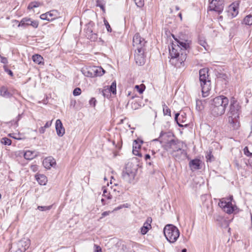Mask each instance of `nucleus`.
Listing matches in <instances>:
<instances>
[{
	"instance_id": "obj_3",
	"label": "nucleus",
	"mask_w": 252,
	"mask_h": 252,
	"mask_svg": "<svg viewBox=\"0 0 252 252\" xmlns=\"http://www.w3.org/2000/svg\"><path fill=\"white\" fill-rule=\"evenodd\" d=\"M241 107L239 103L233 98L230 101L228 115V121L231 127L234 129L240 126L239 115L241 112Z\"/></svg>"
},
{
	"instance_id": "obj_9",
	"label": "nucleus",
	"mask_w": 252,
	"mask_h": 252,
	"mask_svg": "<svg viewBox=\"0 0 252 252\" xmlns=\"http://www.w3.org/2000/svg\"><path fill=\"white\" fill-rule=\"evenodd\" d=\"M136 175V170L132 168L130 165H127L122 173L123 179L126 182L131 183Z\"/></svg>"
},
{
	"instance_id": "obj_10",
	"label": "nucleus",
	"mask_w": 252,
	"mask_h": 252,
	"mask_svg": "<svg viewBox=\"0 0 252 252\" xmlns=\"http://www.w3.org/2000/svg\"><path fill=\"white\" fill-rule=\"evenodd\" d=\"M94 26V23L91 21L86 25L84 29L86 36L92 41H95L97 39V33L93 32Z\"/></svg>"
},
{
	"instance_id": "obj_14",
	"label": "nucleus",
	"mask_w": 252,
	"mask_h": 252,
	"mask_svg": "<svg viewBox=\"0 0 252 252\" xmlns=\"http://www.w3.org/2000/svg\"><path fill=\"white\" fill-rule=\"evenodd\" d=\"M31 244L30 240L29 239H23L17 244V250L16 252H25L30 247Z\"/></svg>"
},
{
	"instance_id": "obj_43",
	"label": "nucleus",
	"mask_w": 252,
	"mask_h": 252,
	"mask_svg": "<svg viewBox=\"0 0 252 252\" xmlns=\"http://www.w3.org/2000/svg\"><path fill=\"white\" fill-rule=\"evenodd\" d=\"M231 9H233V12H232V15L233 17H235L238 13V9L236 7H234V6H233L231 7Z\"/></svg>"
},
{
	"instance_id": "obj_61",
	"label": "nucleus",
	"mask_w": 252,
	"mask_h": 252,
	"mask_svg": "<svg viewBox=\"0 0 252 252\" xmlns=\"http://www.w3.org/2000/svg\"><path fill=\"white\" fill-rule=\"evenodd\" d=\"M179 16L180 17V19L182 20V14L181 13H180L179 14Z\"/></svg>"
},
{
	"instance_id": "obj_31",
	"label": "nucleus",
	"mask_w": 252,
	"mask_h": 252,
	"mask_svg": "<svg viewBox=\"0 0 252 252\" xmlns=\"http://www.w3.org/2000/svg\"><path fill=\"white\" fill-rule=\"evenodd\" d=\"M135 88L136 90L139 93V94H141L143 93L145 89V86L143 84H141V85H136L135 86Z\"/></svg>"
},
{
	"instance_id": "obj_51",
	"label": "nucleus",
	"mask_w": 252,
	"mask_h": 252,
	"mask_svg": "<svg viewBox=\"0 0 252 252\" xmlns=\"http://www.w3.org/2000/svg\"><path fill=\"white\" fill-rule=\"evenodd\" d=\"M94 247H95V252H102L101 248L100 246L94 245Z\"/></svg>"
},
{
	"instance_id": "obj_59",
	"label": "nucleus",
	"mask_w": 252,
	"mask_h": 252,
	"mask_svg": "<svg viewBox=\"0 0 252 252\" xmlns=\"http://www.w3.org/2000/svg\"><path fill=\"white\" fill-rule=\"evenodd\" d=\"M165 134V132H164L163 131H161L160 133V135H159V137H161L163 134Z\"/></svg>"
},
{
	"instance_id": "obj_18",
	"label": "nucleus",
	"mask_w": 252,
	"mask_h": 252,
	"mask_svg": "<svg viewBox=\"0 0 252 252\" xmlns=\"http://www.w3.org/2000/svg\"><path fill=\"white\" fill-rule=\"evenodd\" d=\"M201 161L199 159L191 160L189 162V166L191 170H195L201 168Z\"/></svg>"
},
{
	"instance_id": "obj_13",
	"label": "nucleus",
	"mask_w": 252,
	"mask_h": 252,
	"mask_svg": "<svg viewBox=\"0 0 252 252\" xmlns=\"http://www.w3.org/2000/svg\"><path fill=\"white\" fill-rule=\"evenodd\" d=\"M40 17L43 20H47L48 21H53L59 17V13L57 10H52L41 14Z\"/></svg>"
},
{
	"instance_id": "obj_42",
	"label": "nucleus",
	"mask_w": 252,
	"mask_h": 252,
	"mask_svg": "<svg viewBox=\"0 0 252 252\" xmlns=\"http://www.w3.org/2000/svg\"><path fill=\"white\" fill-rule=\"evenodd\" d=\"M30 26H32L33 28H36L38 26V22L35 20H32L30 23Z\"/></svg>"
},
{
	"instance_id": "obj_37",
	"label": "nucleus",
	"mask_w": 252,
	"mask_h": 252,
	"mask_svg": "<svg viewBox=\"0 0 252 252\" xmlns=\"http://www.w3.org/2000/svg\"><path fill=\"white\" fill-rule=\"evenodd\" d=\"M52 206H39L37 207V209L41 211H44L46 210H49L51 209Z\"/></svg>"
},
{
	"instance_id": "obj_7",
	"label": "nucleus",
	"mask_w": 252,
	"mask_h": 252,
	"mask_svg": "<svg viewBox=\"0 0 252 252\" xmlns=\"http://www.w3.org/2000/svg\"><path fill=\"white\" fill-rule=\"evenodd\" d=\"M208 12L215 11L220 14L222 12L224 8V0H208Z\"/></svg>"
},
{
	"instance_id": "obj_58",
	"label": "nucleus",
	"mask_w": 252,
	"mask_h": 252,
	"mask_svg": "<svg viewBox=\"0 0 252 252\" xmlns=\"http://www.w3.org/2000/svg\"><path fill=\"white\" fill-rule=\"evenodd\" d=\"M101 202H102L103 205H105L106 204V203L105 202V200H104V199H103V198L101 199Z\"/></svg>"
},
{
	"instance_id": "obj_26",
	"label": "nucleus",
	"mask_w": 252,
	"mask_h": 252,
	"mask_svg": "<svg viewBox=\"0 0 252 252\" xmlns=\"http://www.w3.org/2000/svg\"><path fill=\"white\" fill-rule=\"evenodd\" d=\"M32 58L33 61L35 63H37L38 64H41L43 61V58L42 57V56L38 54H36L32 56Z\"/></svg>"
},
{
	"instance_id": "obj_2",
	"label": "nucleus",
	"mask_w": 252,
	"mask_h": 252,
	"mask_svg": "<svg viewBox=\"0 0 252 252\" xmlns=\"http://www.w3.org/2000/svg\"><path fill=\"white\" fill-rule=\"evenodd\" d=\"M183 143L178 140L172 139L168 141L164 145V149L174 157L176 160L184 158L187 153L183 150Z\"/></svg>"
},
{
	"instance_id": "obj_38",
	"label": "nucleus",
	"mask_w": 252,
	"mask_h": 252,
	"mask_svg": "<svg viewBox=\"0 0 252 252\" xmlns=\"http://www.w3.org/2000/svg\"><path fill=\"white\" fill-rule=\"evenodd\" d=\"M199 43L200 45L203 46L206 50H207V44L206 42L205 41V40H204L203 39H200L199 40Z\"/></svg>"
},
{
	"instance_id": "obj_55",
	"label": "nucleus",
	"mask_w": 252,
	"mask_h": 252,
	"mask_svg": "<svg viewBox=\"0 0 252 252\" xmlns=\"http://www.w3.org/2000/svg\"><path fill=\"white\" fill-rule=\"evenodd\" d=\"M110 211H105L102 213L101 215L102 217H105L106 216H108L110 214Z\"/></svg>"
},
{
	"instance_id": "obj_12",
	"label": "nucleus",
	"mask_w": 252,
	"mask_h": 252,
	"mask_svg": "<svg viewBox=\"0 0 252 252\" xmlns=\"http://www.w3.org/2000/svg\"><path fill=\"white\" fill-rule=\"evenodd\" d=\"M134 54V59L137 64L138 65H142L145 63V59L144 56V49L136 50Z\"/></svg>"
},
{
	"instance_id": "obj_5",
	"label": "nucleus",
	"mask_w": 252,
	"mask_h": 252,
	"mask_svg": "<svg viewBox=\"0 0 252 252\" xmlns=\"http://www.w3.org/2000/svg\"><path fill=\"white\" fill-rule=\"evenodd\" d=\"M163 233L167 241L171 243L175 242L180 235L178 228L172 224L166 225L163 229Z\"/></svg>"
},
{
	"instance_id": "obj_35",
	"label": "nucleus",
	"mask_w": 252,
	"mask_h": 252,
	"mask_svg": "<svg viewBox=\"0 0 252 252\" xmlns=\"http://www.w3.org/2000/svg\"><path fill=\"white\" fill-rule=\"evenodd\" d=\"M110 93L109 89H108V86H107V88H105L102 91V93L104 97H108L109 96V93Z\"/></svg>"
},
{
	"instance_id": "obj_11",
	"label": "nucleus",
	"mask_w": 252,
	"mask_h": 252,
	"mask_svg": "<svg viewBox=\"0 0 252 252\" xmlns=\"http://www.w3.org/2000/svg\"><path fill=\"white\" fill-rule=\"evenodd\" d=\"M146 42L145 39L142 38L139 33H136L133 37V49H143Z\"/></svg>"
},
{
	"instance_id": "obj_23",
	"label": "nucleus",
	"mask_w": 252,
	"mask_h": 252,
	"mask_svg": "<svg viewBox=\"0 0 252 252\" xmlns=\"http://www.w3.org/2000/svg\"><path fill=\"white\" fill-rule=\"evenodd\" d=\"M205 103V100L197 99L196 100V108L198 111H201L204 108V104Z\"/></svg>"
},
{
	"instance_id": "obj_16",
	"label": "nucleus",
	"mask_w": 252,
	"mask_h": 252,
	"mask_svg": "<svg viewBox=\"0 0 252 252\" xmlns=\"http://www.w3.org/2000/svg\"><path fill=\"white\" fill-rule=\"evenodd\" d=\"M152 221V220L151 218H147L146 221L144 222L143 226L141 228V233L142 234H146L152 228L151 224Z\"/></svg>"
},
{
	"instance_id": "obj_29",
	"label": "nucleus",
	"mask_w": 252,
	"mask_h": 252,
	"mask_svg": "<svg viewBox=\"0 0 252 252\" xmlns=\"http://www.w3.org/2000/svg\"><path fill=\"white\" fill-rule=\"evenodd\" d=\"M0 142L4 145H10L11 144V139L6 137L2 138L1 139Z\"/></svg>"
},
{
	"instance_id": "obj_33",
	"label": "nucleus",
	"mask_w": 252,
	"mask_h": 252,
	"mask_svg": "<svg viewBox=\"0 0 252 252\" xmlns=\"http://www.w3.org/2000/svg\"><path fill=\"white\" fill-rule=\"evenodd\" d=\"M40 5L39 2L33 1L31 2L28 5V9H33V8L37 7Z\"/></svg>"
},
{
	"instance_id": "obj_34",
	"label": "nucleus",
	"mask_w": 252,
	"mask_h": 252,
	"mask_svg": "<svg viewBox=\"0 0 252 252\" xmlns=\"http://www.w3.org/2000/svg\"><path fill=\"white\" fill-rule=\"evenodd\" d=\"M244 154L247 157H252V153L249 151L248 147H245L243 150Z\"/></svg>"
},
{
	"instance_id": "obj_24",
	"label": "nucleus",
	"mask_w": 252,
	"mask_h": 252,
	"mask_svg": "<svg viewBox=\"0 0 252 252\" xmlns=\"http://www.w3.org/2000/svg\"><path fill=\"white\" fill-rule=\"evenodd\" d=\"M0 94L4 97H9L11 95V94L8 91L7 89L4 86L0 88Z\"/></svg>"
},
{
	"instance_id": "obj_22",
	"label": "nucleus",
	"mask_w": 252,
	"mask_h": 252,
	"mask_svg": "<svg viewBox=\"0 0 252 252\" xmlns=\"http://www.w3.org/2000/svg\"><path fill=\"white\" fill-rule=\"evenodd\" d=\"M32 19L29 18H24L22 19L21 22L19 23L18 27H26L27 26H30V23L31 22Z\"/></svg>"
},
{
	"instance_id": "obj_56",
	"label": "nucleus",
	"mask_w": 252,
	"mask_h": 252,
	"mask_svg": "<svg viewBox=\"0 0 252 252\" xmlns=\"http://www.w3.org/2000/svg\"><path fill=\"white\" fill-rule=\"evenodd\" d=\"M133 154L135 155H137V156H141V155H140L139 154H138V151L137 149H133Z\"/></svg>"
},
{
	"instance_id": "obj_57",
	"label": "nucleus",
	"mask_w": 252,
	"mask_h": 252,
	"mask_svg": "<svg viewBox=\"0 0 252 252\" xmlns=\"http://www.w3.org/2000/svg\"><path fill=\"white\" fill-rule=\"evenodd\" d=\"M151 158V156L149 154H146L145 156V159L147 161L148 159H150Z\"/></svg>"
},
{
	"instance_id": "obj_44",
	"label": "nucleus",
	"mask_w": 252,
	"mask_h": 252,
	"mask_svg": "<svg viewBox=\"0 0 252 252\" xmlns=\"http://www.w3.org/2000/svg\"><path fill=\"white\" fill-rule=\"evenodd\" d=\"M104 23L105 25L106 28L107 29V31L108 32H111V31H112L110 25L109 24L108 22H107V21H106L105 20H104Z\"/></svg>"
},
{
	"instance_id": "obj_30",
	"label": "nucleus",
	"mask_w": 252,
	"mask_h": 252,
	"mask_svg": "<svg viewBox=\"0 0 252 252\" xmlns=\"http://www.w3.org/2000/svg\"><path fill=\"white\" fill-rule=\"evenodd\" d=\"M140 143H142L143 142L139 139L135 140L133 142V148L136 149H139L141 147V145L139 144Z\"/></svg>"
},
{
	"instance_id": "obj_49",
	"label": "nucleus",
	"mask_w": 252,
	"mask_h": 252,
	"mask_svg": "<svg viewBox=\"0 0 252 252\" xmlns=\"http://www.w3.org/2000/svg\"><path fill=\"white\" fill-rule=\"evenodd\" d=\"M0 58L1 59L0 62L2 63H3L4 64H6L8 63L7 59L6 58L2 57L0 55Z\"/></svg>"
},
{
	"instance_id": "obj_52",
	"label": "nucleus",
	"mask_w": 252,
	"mask_h": 252,
	"mask_svg": "<svg viewBox=\"0 0 252 252\" xmlns=\"http://www.w3.org/2000/svg\"><path fill=\"white\" fill-rule=\"evenodd\" d=\"M51 124H52V121H48L47 122L45 126H44V127L46 128H48L49 127L51 126Z\"/></svg>"
},
{
	"instance_id": "obj_64",
	"label": "nucleus",
	"mask_w": 252,
	"mask_h": 252,
	"mask_svg": "<svg viewBox=\"0 0 252 252\" xmlns=\"http://www.w3.org/2000/svg\"><path fill=\"white\" fill-rule=\"evenodd\" d=\"M250 163L251 165L252 166V160H251Z\"/></svg>"
},
{
	"instance_id": "obj_4",
	"label": "nucleus",
	"mask_w": 252,
	"mask_h": 252,
	"mask_svg": "<svg viewBox=\"0 0 252 252\" xmlns=\"http://www.w3.org/2000/svg\"><path fill=\"white\" fill-rule=\"evenodd\" d=\"M228 102L229 100L227 97L223 95H220L214 98L212 100L211 106L212 114L215 117L223 115Z\"/></svg>"
},
{
	"instance_id": "obj_62",
	"label": "nucleus",
	"mask_w": 252,
	"mask_h": 252,
	"mask_svg": "<svg viewBox=\"0 0 252 252\" xmlns=\"http://www.w3.org/2000/svg\"><path fill=\"white\" fill-rule=\"evenodd\" d=\"M147 164H148L149 165H152V162H150H150H148V161H147Z\"/></svg>"
},
{
	"instance_id": "obj_36",
	"label": "nucleus",
	"mask_w": 252,
	"mask_h": 252,
	"mask_svg": "<svg viewBox=\"0 0 252 252\" xmlns=\"http://www.w3.org/2000/svg\"><path fill=\"white\" fill-rule=\"evenodd\" d=\"M135 4L139 7H142L144 4V0H133Z\"/></svg>"
},
{
	"instance_id": "obj_15",
	"label": "nucleus",
	"mask_w": 252,
	"mask_h": 252,
	"mask_svg": "<svg viewBox=\"0 0 252 252\" xmlns=\"http://www.w3.org/2000/svg\"><path fill=\"white\" fill-rule=\"evenodd\" d=\"M56 129L57 135L60 136H63L65 133V129L63 127L62 123L60 119H58L56 122Z\"/></svg>"
},
{
	"instance_id": "obj_21",
	"label": "nucleus",
	"mask_w": 252,
	"mask_h": 252,
	"mask_svg": "<svg viewBox=\"0 0 252 252\" xmlns=\"http://www.w3.org/2000/svg\"><path fill=\"white\" fill-rule=\"evenodd\" d=\"M36 179L39 184L41 185H45L47 182V178L43 174L36 175Z\"/></svg>"
},
{
	"instance_id": "obj_63",
	"label": "nucleus",
	"mask_w": 252,
	"mask_h": 252,
	"mask_svg": "<svg viewBox=\"0 0 252 252\" xmlns=\"http://www.w3.org/2000/svg\"><path fill=\"white\" fill-rule=\"evenodd\" d=\"M176 10H179V7L178 6H176Z\"/></svg>"
},
{
	"instance_id": "obj_60",
	"label": "nucleus",
	"mask_w": 252,
	"mask_h": 252,
	"mask_svg": "<svg viewBox=\"0 0 252 252\" xmlns=\"http://www.w3.org/2000/svg\"><path fill=\"white\" fill-rule=\"evenodd\" d=\"M181 252H187V250L186 249H184L182 250Z\"/></svg>"
},
{
	"instance_id": "obj_41",
	"label": "nucleus",
	"mask_w": 252,
	"mask_h": 252,
	"mask_svg": "<svg viewBox=\"0 0 252 252\" xmlns=\"http://www.w3.org/2000/svg\"><path fill=\"white\" fill-rule=\"evenodd\" d=\"M81 90L79 88H75L73 92V94L75 96L81 94Z\"/></svg>"
},
{
	"instance_id": "obj_25",
	"label": "nucleus",
	"mask_w": 252,
	"mask_h": 252,
	"mask_svg": "<svg viewBox=\"0 0 252 252\" xmlns=\"http://www.w3.org/2000/svg\"><path fill=\"white\" fill-rule=\"evenodd\" d=\"M82 72L85 76L89 77H94L92 67L83 69L82 70Z\"/></svg>"
},
{
	"instance_id": "obj_46",
	"label": "nucleus",
	"mask_w": 252,
	"mask_h": 252,
	"mask_svg": "<svg viewBox=\"0 0 252 252\" xmlns=\"http://www.w3.org/2000/svg\"><path fill=\"white\" fill-rule=\"evenodd\" d=\"M206 158H207V161H211L212 160V158H214V157L211 154V152H210L209 153H208L206 156Z\"/></svg>"
},
{
	"instance_id": "obj_39",
	"label": "nucleus",
	"mask_w": 252,
	"mask_h": 252,
	"mask_svg": "<svg viewBox=\"0 0 252 252\" xmlns=\"http://www.w3.org/2000/svg\"><path fill=\"white\" fill-rule=\"evenodd\" d=\"M96 5L100 7L102 10H104V4L102 0H97Z\"/></svg>"
},
{
	"instance_id": "obj_54",
	"label": "nucleus",
	"mask_w": 252,
	"mask_h": 252,
	"mask_svg": "<svg viewBox=\"0 0 252 252\" xmlns=\"http://www.w3.org/2000/svg\"><path fill=\"white\" fill-rule=\"evenodd\" d=\"M5 71L9 75H10L11 76H13V72L12 71L9 69H5Z\"/></svg>"
},
{
	"instance_id": "obj_28",
	"label": "nucleus",
	"mask_w": 252,
	"mask_h": 252,
	"mask_svg": "<svg viewBox=\"0 0 252 252\" xmlns=\"http://www.w3.org/2000/svg\"><path fill=\"white\" fill-rule=\"evenodd\" d=\"M162 108L164 115L171 116V110L165 103H163Z\"/></svg>"
},
{
	"instance_id": "obj_32",
	"label": "nucleus",
	"mask_w": 252,
	"mask_h": 252,
	"mask_svg": "<svg viewBox=\"0 0 252 252\" xmlns=\"http://www.w3.org/2000/svg\"><path fill=\"white\" fill-rule=\"evenodd\" d=\"M108 89L110 90V92L112 93L113 94L116 93V83L115 82H114L112 83L111 86L109 87Z\"/></svg>"
},
{
	"instance_id": "obj_48",
	"label": "nucleus",
	"mask_w": 252,
	"mask_h": 252,
	"mask_svg": "<svg viewBox=\"0 0 252 252\" xmlns=\"http://www.w3.org/2000/svg\"><path fill=\"white\" fill-rule=\"evenodd\" d=\"M103 196L106 197L108 199H111V196L109 195V193L107 194V191L106 189L103 190Z\"/></svg>"
},
{
	"instance_id": "obj_40",
	"label": "nucleus",
	"mask_w": 252,
	"mask_h": 252,
	"mask_svg": "<svg viewBox=\"0 0 252 252\" xmlns=\"http://www.w3.org/2000/svg\"><path fill=\"white\" fill-rule=\"evenodd\" d=\"M128 207V205L127 203L122 204V205H121L118 206L117 207H116L115 208H114L112 212L117 211L119 210L124 207L127 208Z\"/></svg>"
},
{
	"instance_id": "obj_45",
	"label": "nucleus",
	"mask_w": 252,
	"mask_h": 252,
	"mask_svg": "<svg viewBox=\"0 0 252 252\" xmlns=\"http://www.w3.org/2000/svg\"><path fill=\"white\" fill-rule=\"evenodd\" d=\"M202 87V96L203 97H205L208 95V92L210 90V89L207 90H204V87Z\"/></svg>"
},
{
	"instance_id": "obj_50",
	"label": "nucleus",
	"mask_w": 252,
	"mask_h": 252,
	"mask_svg": "<svg viewBox=\"0 0 252 252\" xmlns=\"http://www.w3.org/2000/svg\"><path fill=\"white\" fill-rule=\"evenodd\" d=\"M179 113H176L175 116V120L176 121L177 123L180 126H182V125L180 124L179 121H178V117L179 116Z\"/></svg>"
},
{
	"instance_id": "obj_8",
	"label": "nucleus",
	"mask_w": 252,
	"mask_h": 252,
	"mask_svg": "<svg viewBox=\"0 0 252 252\" xmlns=\"http://www.w3.org/2000/svg\"><path fill=\"white\" fill-rule=\"evenodd\" d=\"M208 70L202 68L199 70V80L201 87H204V90L210 89L211 81L208 79Z\"/></svg>"
},
{
	"instance_id": "obj_6",
	"label": "nucleus",
	"mask_w": 252,
	"mask_h": 252,
	"mask_svg": "<svg viewBox=\"0 0 252 252\" xmlns=\"http://www.w3.org/2000/svg\"><path fill=\"white\" fill-rule=\"evenodd\" d=\"M232 195H230L228 197L222 198L220 199L219 206L225 212L228 214H231L237 209L236 206L232 204Z\"/></svg>"
},
{
	"instance_id": "obj_19",
	"label": "nucleus",
	"mask_w": 252,
	"mask_h": 252,
	"mask_svg": "<svg viewBox=\"0 0 252 252\" xmlns=\"http://www.w3.org/2000/svg\"><path fill=\"white\" fill-rule=\"evenodd\" d=\"M92 68L94 77L101 76L105 73V70L101 67L93 66Z\"/></svg>"
},
{
	"instance_id": "obj_20",
	"label": "nucleus",
	"mask_w": 252,
	"mask_h": 252,
	"mask_svg": "<svg viewBox=\"0 0 252 252\" xmlns=\"http://www.w3.org/2000/svg\"><path fill=\"white\" fill-rule=\"evenodd\" d=\"M38 155V152L36 151H27L24 155L25 158L28 160H31Z\"/></svg>"
},
{
	"instance_id": "obj_53",
	"label": "nucleus",
	"mask_w": 252,
	"mask_h": 252,
	"mask_svg": "<svg viewBox=\"0 0 252 252\" xmlns=\"http://www.w3.org/2000/svg\"><path fill=\"white\" fill-rule=\"evenodd\" d=\"M45 129L46 128L44 126H42L39 129V132L41 134L44 133L45 132Z\"/></svg>"
},
{
	"instance_id": "obj_47",
	"label": "nucleus",
	"mask_w": 252,
	"mask_h": 252,
	"mask_svg": "<svg viewBox=\"0 0 252 252\" xmlns=\"http://www.w3.org/2000/svg\"><path fill=\"white\" fill-rule=\"evenodd\" d=\"M96 102V99L94 98L93 97L90 100L89 103L91 105L93 106V107H94L95 106Z\"/></svg>"
},
{
	"instance_id": "obj_1",
	"label": "nucleus",
	"mask_w": 252,
	"mask_h": 252,
	"mask_svg": "<svg viewBox=\"0 0 252 252\" xmlns=\"http://www.w3.org/2000/svg\"><path fill=\"white\" fill-rule=\"evenodd\" d=\"M175 40L177 42V45L173 43L172 49H169L171 56L170 62L174 63V60L176 59L182 63L186 59L187 50L189 48L190 41L177 39H175Z\"/></svg>"
},
{
	"instance_id": "obj_27",
	"label": "nucleus",
	"mask_w": 252,
	"mask_h": 252,
	"mask_svg": "<svg viewBox=\"0 0 252 252\" xmlns=\"http://www.w3.org/2000/svg\"><path fill=\"white\" fill-rule=\"evenodd\" d=\"M243 22L247 25H252V15H249L245 17Z\"/></svg>"
},
{
	"instance_id": "obj_17",
	"label": "nucleus",
	"mask_w": 252,
	"mask_h": 252,
	"mask_svg": "<svg viewBox=\"0 0 252 252\" xmlns=\"http://www.w3.org/2000/svg\"><path fill=\"white\" fill-rule=\"evenodd\" d=\"M56 164V162L55 159L52 157L46 158L43 161V165L47 169H50L51 167H54Z\"/></svg>"
}]
</instances>
